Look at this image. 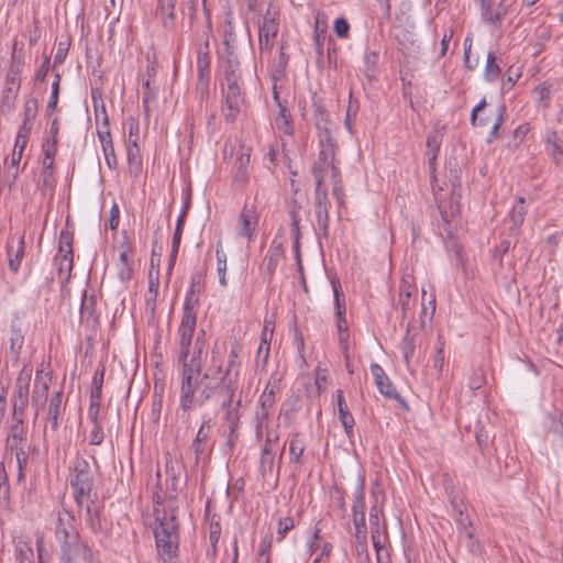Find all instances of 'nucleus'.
<instances>
[{"mask_svg": "<svg viewBox=\"0 0 563 563\" xmlns=\"http://www.w3.org/2000/svg\"><path fill=\"white\" fill-rule=\"evenodd\" d=\"M352 512L353 516L365 514V481L362 476L358 477V482L355 488Z\"/></svg>", "mask_w": 563, "mask_h": 563, "instance_id": "nucleus-32", "label": "nucleus"}, {"mask_svg": "<svg viewBox=\"0 0 563 563\" xmlns=\"http://www.w3.org/2000/svg\"><path fill=\"white\" fill-rule=\"evenodd\" d=\"M210 432H211V420H203L200 428L197 431V434L191 443V450L195 453V463L199 464L200 460L205 454H207L212 449V444L210 443Z\"/></svg>", "mask_w": 563, "mask_h": 563, "instance_id": "nucleus-16", "label": "nucleus"}, {"mask_svg": "<svg viewBox=\"0 0 563 563\" xmlns=\"http://www.w3.org/2000/svg\"><path fill=\"white\" fill-rule=\"evenodd\" d=\"M31 376L32 369L25 366L18 375L11 399L13 407L12 412H14L16 416L24 415V410L29 404Z\"/></svg>", "mask_w": 563, "mask_h": 563, "instance_id": "nucleus-9", "label": "nucleus"}, {"mask_svg": "<svg viewBox=\"0 0 563 563\" xmlns=\"http://www.w3.org/2000/svg\"><path fill=\"white\" fill-rule=\"evenodd\" d=\"M284 256V249L283 244L280 242H277L274 240L267 251V254L265 256L266 261V271L269 276V278L274 275L279 261Z\"/></svg>", "mask_w": 563, "mask_h": 563, "instance_id": "nucleus-26", "label": "nucleus"}, {"mask_svg": "<svg viewBox=\"0 0 563 563\" xmlns=\"http://www.w3.org/2000/svg\"><path fill=\"white\" fill-rule=\"evenodd\" d=\"M74 522L75 517L69 511L63 510L58 512L55 528V538L59 544L76 539H80Z\"/></svg>", "mask_w": 563, "mask_h": 563, "instance_id": "nucleus-14", "label": "nucleus"}, {"mask_svg": "<svg viewBox=\"0 0 563 563\" xmlns=\"http://www.w3.org/2000/svg\"><path fill=\"white\" fill-rule=\"evenodd\" d=\"M222 78L241 76L240 62L233 52H229L225 60L222 64Z\"/></svg>", "mask_w": 563, "mask_h": 563, "instance_id": "nucleus-38", "label": "nucleus"}, {"mask_svg": "<svg viewBox=\"0 0 563 563\" xmlns=\"http://www.w3.org/2000/svg\"><path fill=\"white\" fill-rule=\"evenodd\" d=\"M400 350H401L404 362L406 363L407 367L409 368L410 362H411L412 357L415 356V352H416V339H415V335L410 334V325L407 327L406 334L400 344Z\"/></svg>", "mask_w": 563, "mask_h": 563, "instance_id": "nucleus-31", "label": "nucleus"}, {"mask_svg": "<svg viewBox=\"0 0 563 563\" xmlns=\"http://www.w3.org/2000/svg\"><path fill=\"white\" fill-rule=\"evenodd\" d=\"M25 242L24 234L18 240V247L14 250L13 240L9 239L7 243L8 264L12 273L16 274L24 257Z\"/></svg>", "mask_w": 563, "mask_h": 563, "instance_id": "nucleus-22", "label": "nucleus"}, {"mask_svg": "<svg viewBox=\"0 0 563 563\" xmlns=\"http://www.w3.org/2000/svg\"><path fill=\"white\" fill-rule=\"evenodd\" d=\"M196 318H181L180 325L178 328L179 334V351L183 350V356L191 347L194 333L196 330Z\"/></svg>", "mask_w": 563, "mask_h": 563, "instance_id": "nucleus-21", "label": "nucleus"}, {"mask_svg": "<svg viewBox=\"0 0 563 563\" xmlns=\"http://www.w3.org/2000/svg\"><path fill=\"white\" fill-rule=\"evenodd\" d=\"M525 198L520 197L518 203L512 208L510 217L515 227H520L523 223L526 216Z\"/></svg>", "mask_w": 563, "mask_h": 563, "instance_id": "nucleus-54", "label": "nucleus"}, {"mask_svg": "<svg viewBox=\"0 0 563 563\" xmlns=\"http://www.w3.org/2000/svg\"><path fill=\"white\" fill-rule=\"evenodd\" d=\"M64 412L63 390H58L52 395L48 402L46 422L51 431L56 432L59 428V419Z\"/></svg>", "mask_w": 563, "mask_h": 563, "instance_id": "nucleus-17", "label": "nucleus"}, {"mask_svg": "<svg viewBox=\"0 0 563 563\" xmlns=\"http://www.w3.org/2000/svg\"><path fill=\"white\" fill-rule=\"evenodd\" d=\"M176 2L177 0H157L156 15L167 31H173L176 26Z\"/></svg>", "mask_w": 563, "mask_h": 563, "instance_id": "nucleus-18", "label": "nucleus"}, {"mask_svg": "<svg viewBox=\"0 0 563 563\" xmlns=\"http://www.w3.org/2000/svg\"><path fill=\"white\" fill-rule=\"evenodd\" d=\"M200 389V397L196 398L195 406H202L213 395H218L221 407L225 409L224 420L228 429H239L241 419V398L238 397L239 375L227 373L224 377L217 382L212 376L207 375Z\"/></svg>", "mask_w": 563, "mask_h": 563, "instance_id": "nucleus-2", "label": "nucleus"}, {"mask_svg": "<svg viewBox=\"0 0 563 563\" xmlns=\"http://www.w3.org/2000/svg\"><path fill=\"white\" fill-rule=\"evenodd\" d=\"M413 289V286L407 279H401L398 300L396 303H394V309L396 311L400 310L401 320L407 319L411 311V294Z\"/></svg>", "mask_w": 563, "mask_h": 563, "instance_id": "nucleus-20", "label": "nucleus"}, {"mask_svg": "<svg viewBox=\"0 0 563 563\" xmlns=\"http://www.w3.org/2000/svg\"><path fill=\"white\" fill-rule=\"evenodd\" d=\"M295 527L294 518L290 516L280 518L277 525V541L280 542L285 539L286 534Z\"/></svg>", "mask_w": 563, "mask_h": 563, "instance_id": "nucleus-55", "label": "nucleus"}, {"mask_svg": "<svg viewBox=\"0 0 563 563\" xmlns=\"http://www.w3.org/2000/svg\"><path fill=\"white\" fill-rule=\"evenodd\" d=\"M33 555V549L29 542L19 540L15 543V559L19 563H34Z\"/></svg>", "mask_w": 563, "mask_h": 563, "instance_id": "nucleus-42", "label": "nucleus"}, {"mask_svg": "<svg viewBox=\"0 0 563 563\" xmlns=\"http://www.w3.org/2000/svg\"><path fill=\"white\" fill-rule=\"evenodd\" d=\"M21 81L4 80V87L1 93L2 110L12 111L15 107V100L20 91Z\"/></svg>", "mask_w": 563, "mask_h": 563, "instance_id": "nucleus-25", "label": "nucleus"}, {"mask_svg": "<svg viewBox=\"0 0 563 563\" xmlns=\"http://www.w3.org/2000/svg\"><path fill=\"white\" fill-rule=\"evenodd\" d=\"M130 167V173L135 176L141 172L142 157L139 143H123Z\"/></svg>", "mask_w": 563, "mask_h": 563, "instance_id": "nucleus-28", "label": "nucleus"}, {"mask_svg": "<svg viewBox=\"0 0 563 563\" xmlns=\"http://www.w3.org/2000/svg\"><path fill=\"white\" fill-rule=\"evenodd\" d=\"M198 296L195 290V285L192 284L190 289L187 292L184 307H183V317L184 318H196L197 319V312L195 310V307L198 305Z\"/></svg>", "mask_w": 563, "mask_h": 563, "instance_id": "nucleus-40", "label": "nucleus"}, {"mask_svg": "<svg viewBox=\"0 0 563 563\" xmlns=\"http://www.w3.org/2000/svg\"><path fill=\"white\" fill-rule=\"evenodd\" d=\"M31 444L29 443L27 439L25 441H14L5 443V454L10 457L21 455L24 453H30Z\"/></svg>", "mask_w": 563, "mask_h": 563, "instance_id": "nucleus-47", "label": "nucleus"}, {"mask_svg": "<svg viewBox=\"0 0 563 563\" xmlns=\"http://www.w3.org/2000/svg\"><path fill=\"white\" fill-rule=\"evenodd\" d=\"M379 55L376 51H366L364 54V75L368 80L376 77Z\"/></svg>", "mask_w": 563, "mask_h": 563, "instance_id": "nucleus-36", "label": "nucleus"}, {"mask_svg": "<svg viewBox=\"0 0 563 563\" xmlns=\"http://www.w3.org/2000/svg\"><path fill=\"white\" fill-rule=\"evenodd\" d=\"M93 501L86 505V522L93 533L102 531L99 509L92 508Z\"/></svg>", "mask_w": 563, "mask_h": 563, "instance_id": "nucleus-43", "label": "nucleus"}, {"mask_svg": "<svg viewBox=\"0 0 563 563\" xmlns=\"http://www.w3.org/2000/svg\"><path fill=\"white\" fill-rule=\"evenodd\" d=\"M371 373L374 376L375 385L379 393L389 399H396L400 404H402L405 407H407V404L402 400L401 396L397 393L396 388L394 387L393 383L390 382L389 377L385 374L384 368L376 363H373L371 365Z\"/></svg>", "mask_w": 563, "mask_h": 563, "instance_id": "nucleus-15", "label": "nucleus"}, {"mask_svg": "<svg viewBox=\"0 0 563 563\" xmlns=\"http://www.w3.org/2000/svg\"><path fill=\"white\" fill-rule=\"evenodd\" d=\"M547 153L556 164H563V146L561 143H547Z\"/></svg>", "mask_w": 563, "mask_h": 563, "instance_id": "nucleus-64", "label": "nucleus"}, {"mask_svg": "<svg viewBox=\"0 0 563 563\" xmlns=\"http://www.w3.org/2000/svg\"><path fill=\"white\" fill-rule=\"evenodd\" d=\"M101 407V397H90V405L88 408V418L91 423H99V413Z\"/></svg>", "mask_w": 563, "mask_h": 563, "instance_id": "nucleus-60", "label": "nucleus"}, {"mask_svg": "<svg viewBox=\"0 0 563 563\" xmlns=\"http://www.w3.org/2000/svg\"><path fill=\"white\" fill-rule=\"evenodd\" d=\"M103 377H104V366L99 365L93 374V377H92L90 397H95V398L101 397Z\"/></svg>", "mask_w": 563, "mask_h": 563, "instance_id": "nucleus-49", "label": "nucleus"}, {"mask_svg": "<svg viewBox=\"0 0 563 563\" xmlns=\"http://www.w3.org/2000/svg\"><path fill=\"white\" fill-rule=\"evenodd\" d=\"M258 213L255 205L245 203L240 212L238 220V235L253 241L258 224Z\"/></svg>", "mask_w": 563, "mask_h": 563, "instance_id": "nucleus-12", "label": "nucleus"}, {"mask_svg": "<svg viewBox=\"0 0 563 563\" xmlns=\"http://www.w3.org/2000/svg\"><path fill=\"white\" fill-rule=\"evenodd\" d=\"M501 73V68L496 64V55L494 52H489L486 58V65L484 70L485 80L492 82L495 81Z\"/></svg>", "mask_w": 563, "mask_h": 563, "instance_id": "nucleus-39", "label": "nucleus"}, {"mask_svg": "<svg viewBox=\"0 0 563 563\" xmlns=\"http://www.w3.org/2000/svg\"><path fill=\"white\" fill-rule=\"evenodd\" d=\"M223 99V114L227 121H234L244 104L243 87L221 89Z\"/></svg>", "mask_w": 563, "mask_h": 563, "instance_id": "nucleus-13", "label": "nucleus"}, {"mask_svg": "<svg viewBox=\"0 0 563 563\" xmlns=\"http://www.w3.org/2000/svg\"><path fill=\"white\" fill-rule=\"evenodd\" d=\"M335 143H320V151L317 161L312 166V176L318 186V178L321 180V187L324 186V173L327 169L331 170L333 175L334 169H339L335 165Z\"/></svg>", "mask_w": 563, "mask_h": 563, "instance_id": "nucleus-8", "label": "nucleus"}, {"mask_svg": "<svg viewBox=\"0 0 563 563\" xmlns=\"http://www.w3.org/2000/svg\"><path fill=\"white\" fill-rule=\"evenodd\" d=\"M154 512L158 522V527L154 531L157 553L164 563H173L178 554L179 541L176 515L174 511L169 516L166 511L161 515L159 509H155Z\"/></svg>", "mask_w": 563, "mask_h": 563, "instance_id": "nucleus-3", "label": "nucleus"}, {"mask_svg": "<svg viewBox=\"0 0 563 563\" xmlns=\"http://www.w3.org/2000/svg\"><path fill=\"white\" fill-rule=\"evenodd\" d=\"M22 66H23V59L21 56H18L14 52L11 56V63H10V66H9V70L5 75V79L4 80H9V81H20V78H19V75L22 70Z\"/></svg>", "mask_w": 563, "mask_h": 563, "instance_id": "nucleus-45", "label": "nucleus"}, {"mask_svg": "<svg viewBox=\"0 0 563 563\" xmlns=\"http://www.w3.org/2000/svg\"><path fill=\"white\" fill-rule=\"evenodd\" d=\"M96 120H97V134L99 141H107L110 137L109 119L106 112L104 104L101 107V111L96 107Z\"/></svg>", "mask_w": 563, "mask_h": 563, "instance_id": "nucleus-34", "label": "nucleus"}, {"mask_svg": "<svg viewBox=\"0 0 563 563\" xmlns=\"http://www.w3.org/2000/svg\"><path fill=\"white\" fill-rule=\"evenodd\" d=\"M505 111L506 107L504 104L498 106L496 110L488 109L486 99L483 98L472 110L471 123L475 128L489 131L487 141L508 137L509 135L506 134L505 129H501Z\"/></svg>", "mask_w": 563, "mask_h": 563, "instance_id": "nucleus-4", "label": "nucleus"}, {"mask_svg": "<svg viewBox=\"0 0 563 563\" xmlns=\"http://www.w3.org/2000/svg\"><path fill=\"white\" fill-rule=\"evenodd\" d=\"M24 344V333L20 325L12 321L10 325V357L14 363H18L21 350Z\"/></svg>", "mask_w": 563, "mask_h": 563, "instance_id": "nucleus-24", "label": "nucleus"}, {"mask_svg": "<svg viewBox=\"0 0 563 563\" xmlns=\"http://www.w3.org/2000/svg\"><path fill=\"white\" fill-rule=\"evenodd\" d=\"M275 450L263 448L258 467L263 478H267L268 476L273 475L275 466Z\"/></svg>", "mask_w": 563, "mask_h": 563, "instance_id": "nucleus-29", "label": "nucleus"}, {"mask_svg": "<svg viewBox=\"0 0 563 563\" xmlns=\"http://www.w3.org/2000/svg\"><path fill=\"white\" fill-rule=\"evenodd\" d=\"M54 264L60 282H68L74 267L73 234L68 231L60 232L58 252L54 257Z\"/></svg>", "mask_w": 563, "mask_h": 563, "instance_id": "nucleus-7", "label": "nucleus"}, {"mask_svg": "<svg viewBox=\"0 0 563 563\" xmlns=\"http://www.w3.org/2000/svg\"><path fill=\"white\" fill-rule=\"evenodd\" d=\"M59 82H60V75L55 74V79L52 84V92H51V96H49V99L47 102V108H46V112H47L48 117L52 115L53 111L57 107L58 96H59Z\"/></svg>", "mask_w": 563, "mask_h": 563, "instance_id": "nucleus-52", "label": "nucleus"}, {"mask_svg": "<svg viewBox=\"0 0 563 563\" xmlns=\"http://www.w3.org/2000/svg\"><path fill=\"white\" fill-rule=\"evenodd\" d=\"M198 78H210V55L209 42L206 41L203 48H200L197 56Z\"/></svg>", "mask_w": 563, "mask_h": 563, "instance_id": "nucleus-30", "label": "nucleus"}, {"mask_svg": "<svg viewBox=\"0 0 563 563\" xmlns=\"http://www.w3.org/2000/svg\"><path fill=\"white\" fill-rule=\"evenodd\" d=\"M239 152L235 161V166L246 167L250 163L252 148L245 143H239Z\"/></svg>", "mask_w": 563, "mask_h": 563, "instance_id": "nucleus-57", "label": "nucleus"}, {"mask_svg": "<svg viewBox=\"0 0 563 563\" xmlns=\"http://www.w3.org/2000/svg\"><path fill=\"white\" fill-rule=\"evenodd\" d=\"M26 143H14V147L11 154L10 169L14 168L12 173V181H15L19 176V163L22 159L23 151Z\"/></svg>", "mask_w": 563, "mask_h": 563, "instance_id": "nucleus-46", "label": "nucleus"}, {"mask_svg": "<svg viewBox=\"0 0 563 563\" xmlns=\"http://www.w3.org/2000/svg\"><path fill=\"white\" fill-rule=\"evenodd\" d=\"M271 408H264L258 406L255 418H256V437L261 438L263 432V427H267L268 417H269Z\"/></svg>", "mask_w": 563, "mask_h": 563, "instance_id": "nucleus-53", "label": "nucleus"}, {"mask_svg": "<svg viewBox=\"0 0 563 563\" xmlns=\"http://www.w3.org/2000/svg\"><path fill=\"white\" fill-rule=\"evenodd\" d=\"M305 451V443L298 432L291 435L289 441V461L290 463L301 464V457Z\"/></svg>", "mask_w": 563, "mask_h": 563, "instance_id": "nucleus-33", "label": "nucleus"}, {"mask_svg": "<svg viewBox=\"0 0 563 563\" xmlns=\"http://www.w3.org/2000/svg\"><path fill=\"white\" fill-rule=\"evenodd\" d=\"M70 486L74 489V498L79 508L90 499L93 477L90 465L85 459H77L74 463V476L70 478Z\"/></svg>", "mask_w": 563, "mask_h": 563, "instance_id": "nucleus-5", "label": "nucleus"}, {"mask_svg": "<svg viewBox=\"0 0 563 563\" xmlns=\"http://www.w3.org/2000/svg\"><path fill=\"white\" fill-rule=\"evenodd\" d=\"M216 256H217V271L219 274V282L221 286H227V278H225V272H227V255L222 250V243L219 241L217 243V250H216Z\"/></svg>", "mask_w": 563, "mask_h": 563, "instance_id": "nucleus-44", "label": "nucleus"}, {"mask_svg": "<svg viewBox=\"0 0 563 563\" xmlns=\"http://www.w3.org/2000/svg\"><path fill=\"white\" fill-rule=\"evenodd\" d=\"M333 295H334V303L336 308V318L338 321H346L345 320V302L344 299H342V288L339 280L333 279L331 282Z\"/></svg>", "mask_w": 563, "mask_h": 563, "instance_id": "nucleus-41", "label": "nucleus"}, {"mask_svg": "<svg viewBox=\"0 0 563 563\" xmlns=\"http://www.w3.org/2000/svg\"><path fill=\"white\" fill-rule=\"evenodd\" d=\"M96 305H97V297H96V295L95 294H88V291L85 290L84 295H82V299H81V306H80V317H81V319L95 318Z\"/></svg>", "mask_w": 563, "mask_h": 563, "instance_id": "nucleus-37", "label": "nucleus"}, {"mask_svg": "<svg viewBox=\"0 0 563 563\" xmlns=\"http://www.w3.org/2000/svg\"><path fill=\"white\" fill-rule=\"evenodd\" d=\"M336 401H338L339 419L344 428L346 435L350 437L353 433L355 420H354L353 415L349 410V407L344 399L343 391L341 389L336 390Z\"/></svg>", "mask_w": 563, "mask_h": 563, "instance_id": "nucleus-23", "label": "nucleus"}, {"mask_svg": "<svg viewBox=\"0 0 563 563\" xmlns=\"http://www.w3.org/2000/svg\"><path fill=\"white\" fill-rule=\"evenodd\" d=\"M452 506L456 512L455 521L457 525L459 533L463 532L464 529H470L472 527V521L470 520L468 515L464 514L463 505L452 500Z\"/></svg>", "mask_w": 563, "mask_h": 563, "instance_id": "nucleus-48", "label": "nucleus"}, {"mask_svg": "<svg viewBox=\"0 0 563 563\" xmlns=\"http://www.w3.org/2000/svg\"><path fill=\"white\" fill-rule=\"evenodd\" d=\"M329 209L330 201L325 187H321V180L318 178V186L314 189V211L318 227L324 238L329 235Z\"/></svg>", "mask_w": 563, "mask_h": 563, "instance_id": "nucleus-11", "label": "nucleus"}, {"mask_svg": "<svg viewBox=\"0 0 563 563\" xmlns=\"http://www.w3.org/2000/svg\"><path fill=\"white\" fill-rule=\"evenodd\" d=\"M273 547V534L267 533L261 541L260 549H258V563L262 562L263 556H271V551Z\"/></svg>", "mask_w": 563, "mask_h": 563, "instance_id": "nucleus-62", "label": "nucleus"}, {"mask_svg": "<svg viewBox=\"0 0 563 563\" xmlns=\"http://www.w3.org/2000/svg\"><path fill=\"white\" fill-rule=\"evenodd\" d=\"M51 378L42 371H36L35 383L32 393V405L38 409L47 400Z\"/></svg>", "mask_w": 563, "mask_h": 563, "instance_id": "nucleus-19", "label": "nucleus"}, {"mask_svg": "<svg viewBox=\"0 0 563 563\" xmlns=\"http://www.w3.org/2000/svg\"><path fill=\"white\" fill-rule=\"evenodd\" d=\"M57 143H43V154L44 157L42 159V167L45 169L53 168L55 155L57 153Z\"/></svg>", "mask_w": 563, "mask_h": 563, "instance_id": "nucleus-51", "label": "nucleus"}, {"mask_svg": "<svg viewBox=\"0 0 563 563\" xmlns=\"http://www.w3.org/2000/svg\"><path fill=\"white\" fill-rule=\"evenodd\" d=\"M333 188L332 195L336 198L339 205H343V190L341 184L340 169H334L333 175H331Z\"/></svg>", "mask_w": 563, "mask_h": 563, "instance_id": "nucleus-58", "label": "nucleus"}, {"mask_svg": "<svg viewBox=\"0 0 563 563\" xmlns=\"http://www.w3.org/2000/svg\"><path fill=\"white\" fill-rule=\"evenodd\" d=\"M104 154L106 163L110 169H115L118 166L117 156L114 153L113 143H101Z\"/></svg>", "mask_w": 563, "mask_h": 563, "instance_id": "nucleus-61", "label": "nucleus"}, {"mask_svg": "<svg viewBox=\"0 0 563 563\" xmlns=\"http://www.w3.org/2000/svg\"><path fill=\"white\" fill-rule=\"evenodd\" d=\"M25 439H27V431L23 424V415L16 416L12 412V423L10 426L5 443L25 441Z\"/></svg>", "mask_w": 563, "mask_h": 563, "instance_id": "nucleus-27", "label": "nucleus"}, {"mask_svg": "<svg viewBox=\"0 0 563 563\" xmlns=\"http://www.w3.org/2000/svg\"><path fill=\"white\" fill-rule=\"evenodd\" d=\"M104 440V431L101 422L92 423V429L89 433V444L100 445Z\"/></svg>", "mask_w": 563, "mask_h": 563, "instance_id": "nucleus-59", "label": "nucleus"}, {"mask_svg": "<svg viewBox=\"0 0 563 563\" xmlns=\"http://www.w3.org/2000/svg\"><path fill=\"white\" fill-rule=\"evenodd\" d=\"M59 545L62 563H77L78 558H81L85 563H96L91 549L80 539L64 542Z\"/></svg>", "mask_w": 563, "mask_h": 563, "instance_id": "nucleus-10", "label": "nucleus"}, {"mask_svg": "<svg viewBox=\"0 0 563 563\" xmlns=\"http://www.w3.org/2000/svg\"><path fill=\"white\" fill-rule=\"evenodd\" d=\"M291 115L286 107H280L278 115L275 118V126L286 136L292 134Z\"/></svg>", "mask_w": 563, "mask_h": 563, "instance_id": "nucleus-35", "label": "nucleus"}, {"mask_svg": "<svg viewBox=\"0 0 563 563\" xmlns=\"http://www.w3.org/2000/svg\"><path fill=\"white\" fill-rule=\"evenodd\" d=\"M279 9L269 4L258 25V48L261 54H272L279 32Z\"/></svg>", "mask_w": 563, "mask_h": 563, "instance_id": "nucleus-6", "label": "nucleus"}, {"mask_svg": "<svg viewBox=\"0 0 563 563\" xmlns=\"http://www.w3.org/2000/svg\"><path fill=\"white\" fill-rule=\"evenodd\" d=\"M446 168L449 169L452 190L455 191L456 188L461 187L462 168L455 159H450L446 164Z\"/></svg>", "mask_w": 563, "mask_h": 563, "instance_id": "nucleus-50", "label": "nucleus"}, {"mask_svg": "<svg viewBox=\"0 0 563 563\" xmlns=\"http://www.w3.org/2000/svg\"><path fill=\"white\" fill-rule=\"evenodd\" d=\"M380 514H382V509L376 504L371 507V511H369L371 533L380 532V526H379V515Z\"/></svg>", "mask_w": 563, "mask_h": 563, "instance_id": "nucleus-63", "label": "nucleus"}, {"mask_svg": "<svg viewBox=\"0 0 563 563\" xmlns=\"http://www.w3.org/2000/svg\"><path fill=\"white\" fill-rule=\"evenodd\" d=\"M203 352L202 343L196 340L191 355L190 349L185 356H183V350L178 354V363L181 365L179 408L184 412L195 407L196 398L200 397V387L206 382L207 375L212 376L216 382L224 377L227 373L239 375L238 354L234 350L231 351L225 367H223V362L218 353L212 352L210 364L201 375Z\"/></svg>", "mask_w": 563, "mask_h": 563, "instance_id": "nucleus-1", "label": "nucleus"}, {"mask_svg": "<svg viewBox=\"0 0 563 563\" xmlns=\"http://www.w3.org/2000/svg\"><path fill=\"white\" fill-rule=\"evenodd\" d=\"M37 114V100L34 97H29L24 103L23 120L26 122H34Z\"/></svg>", "mask_w": 563, "mask_h": 563, "instance_id": "nucleus-56", "label": "nucleus"}]
</instances>
